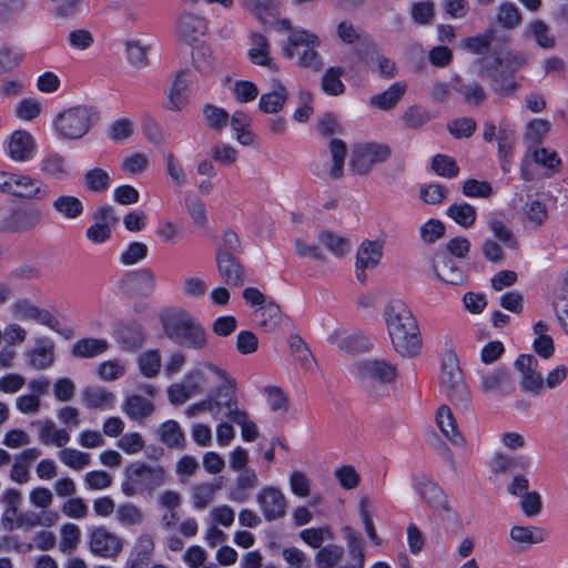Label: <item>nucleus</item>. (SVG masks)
I'll return each mask as SVG.
<instances>
[{"mask_svg":"<svg viewBox=\"0 0 568 568\" xmlns=\"http://www.w3.org/2000/svg\"><path fill=\"white\" fill-rule=\"evenodd\" d=\"M2 329L7 347H19L28 341V329L18 322L8 323Z\"/></svg>","mask_w":568,"mask_h":568,"instance_id":"0e129e2a","label":"nucleus"},{"mask_svg":"<svg viewBox=\"0 0 568 568\" xmlns=\"http://www.w3.org/2000/svg\"><path fill=\"white\" fill-rule=\"evenodd\" d=\"M89 550L93 556L115 559L124 548V540L105 526L93 528L89 532Z\"/></svg>","mask_w":568,"mask_h":568,"instance_id":"9b49d317","label":"nucleus"},{"mask_svg":"<svg viewBox=\"0 0 568 568\" xmlns=\"http://www.w3.org/2000/svg\"><path fill=\"white\" fill-rule=\"evenodd\" d=\"M89 11L87 0H57L53 7V13L61 19H77Z\"/></svg>","mask_w":568,"mask_h":568,"instance_id":"a19ab883","label":"nucleus"},{"mask_svg":"<svg viewBox=\"0 0 568 568\" xmlns=\"http://www.w3.org/2000/svg\"><path fill=\"white\" fill-rule=\"evenodd\" d=\"M550 193H540L536 199H528L521 207L524 221L531 227H540L548 220V205L546 199Z\"/></svg>","mask_w":568,"mask_h":568,"instance_id":"b1692460","label":"nucleus"},{"mask_svg":"<svg viewBox=\"0 0 568 568\" xmlns=\"http://www.w3.org/2000/svg\"><path fill=\"white\" fill-rule=\"evenodd\" d=\"M2 148L8 159L16 163H26L36 156L38 144L29 131L19 129L3 140Z\"/></svg>","mask_w":568,"mask_h":568,"instance_id":"9d476101","label":"nucleus"},{"mask_svg":"<svg viewBox=\"0 0 568 568\" xmlns=\"http://www.w3.org/2000/svg\"><path fill=\"white\" fill-rule=\"evenodd\" d=\"M288 99L286 87L281 80L273 78L270 82V91L263 93L258 101V108L264 113H278Z\"/></svg>","mask_w":568,"mask_h":568,"instance_id":"4be33fe9","label":"nucleus"},{"mask_svg":"<svg viewBox=\"0 0 568 568\" xmlns=\"http://www.w3.org/2000/svg\"><path fill=\"white\" fill-rule=\"evenodd\" d=\"M280 30L290 31L286 42L283 44V55L287 59H295L303 68L318 71L322 65V58L316 49L321 45L318 36L304 28H292L286 19L278 21Z\"/></svg>","mask_w":568,"mask_h":568,"instance_id":"7ed1b4c3","label":"nucleus"},{"mask_svg":"<svg viewBox=\"0 0 568 568\" xmlns=\"http://www.w3.org/2000/svg\"><path fill=\"white\" fill-rule=\"evenodd\" d=\"M38 166L43 175L54 180H65L71 176V172L65 160L55 152H50L43 155L39 161Z\"/></svg>","mask_w":568,"mask_h":568,"instance_id":"cd10ccee","label":"nucleus"},{"mask_svg":"<svg viewBox=\"0 0 568 568\" xmlns=\"http://www.w3.org/2000/svg\"><path fill=\"white\" fill-rule=\"evenodd\" d=\"M440 388L456 404H466L470 395L460 369L458 357H445L442 363Z\"/></svg>","mask_w":568,"mask_h":568,"instance_id":"6e6552de","label":"nucleus"},{"mask_svg":"<svg viewBox=\"0 0 568 568\" xmlns=\"http://www.w3.org/2000/svg\"><path fill=\"white\" fill-rule=\"evenodd\" d=\"M159 440L169 448L183 449L186 446L185 433L176 420L162 423L158 429Z\"/></svg>","mask_w":568,"mask_h":568,"instance_id":"c85d7f7f","label":"nucleus"},{"mask_svg":"<svg viewBox=\"0 0 568 568\" xmlns=\"http://www.w3.org/2000/svg\"><path fill=\"white\" fill-rule=\"evenodd\" d=\"M342 70L339 68H329L322 78V89L328 95H339L344 92L345 85L341 80Z\"/></svg>","mask_w":568,"mask_h":568,"instance_id":"338daca9","label":"nucleus"},{"mask_svg":"<svg viewBox=\"0 0 568 568\" xmlns=\"http://www.w3.org/2000/svg\"><path fill=\"white\" fill-rule=\"evenodd\" d=\"M343 557V547L328 544L316 552L315 564L318 568H335L341 564Z\"/></svg>","mask_w":568,"mask_h":568,"instance_id":"3c124183","label":"nucleus"},{"mask_svg":"<svg viewBox=\"0 0 568 568\" xmlns=\"http://www.w3.org/2000/svg\"><path fill=\"white\" fill-rule=\"evenodd\" d=\"M366 65L372 73H376L385 79H392L397 74L396 63L378 51L373 52L366 59Z\"/></svg>","mask_w":568,"mask_h":568,"instance_id":"58836bf2","label":"nucleus"},{"mask_svg":"<svg viewBox=\"0 0 568 568\" xmlns=\"http://www.w3.org/2000/svg\"><path fill=\"white\" fill-rule=\"evenodd\" d=\"M407 90V84L403 81H397L390 84L385 91L371 97V105L381 109H393Z\"/></svg>","mask_w":568,"mask_h":568,"instance_id":"7c9ffc66","label":"nucleus"},{"mask_svg":"<svg viewBox=\"0 0 568 568\" xmlns=\"http://www.w3.org/2000/svg\"><path fill=\"white\" fill-rule=\"evenodd\" d=\"M446 215L464 229H470L477 219V210L467 202H456L446 210Z\"/></svg>","mask_w":568,"mask_h":568,"instance_id":"c9c22d12","label":"nucleus"},{"mask_svg":"<svg viewBox=\"0 0 568 568\" xmlns=\"http://www.w3.org/2000/svg\"><path fill=\"white\" fill-rule=\"evenodd\" d=\"M160 321L165 335L175 343L193 351H202L207 345L204 327L190 312L180 307L164 310Z\"/></svg>","mask_w":568,"mask_h":568,"instance_id":"f03ea898","label":"nucleus"},{"mask_svg":"<svg viewBox=\"0 0 568 568\" xmlns=\"http://www.w3.org/2000/svg\"><path fill=\"white\" fill-rule=\"evenodd\" d=\"M254 318L258 326L272 331L280 323L282 312L273 300H268L263 306L255 310Z\"/></svg>","mask_w":568,"mask_h":568,"instance_id":"4c0bfd02","label":"nucleus"},{"mask_svg":"<svg viewBox=\"0 0 568 568\" xmlns=\"http://www.w3.org/2000/svg\"><path fill=\"white\" fill-rule=\"evenodd\" d=\"M58 458L64 466L75 471H80L91 464L89 453L74 448H62L58 452Z\"/></svg>","mask_w":568,"mask_h":568,"instance_id":"09e8293b","label":"nucleus"},{"mask_svg":"<svg viewBox=\"0 0 568 568\" xmlns=\"http://www.w3.org/2000/svg\"><path fill=\"white\" fill-rule=\"evenodd\" d=\"M384 243L382 241L365 240L356 252V277L366 280V271L377 267L383 258Z\"/></svg>","mask_w":568,"mask_h":568,"instance_id":"a211bd4d","label":"nucleus"},{"mask_svg":"<svg viewBox=\"0 0 568 568\" xmlns=\"http://www.w3.org/2000/svg\"><path fill=\"white\" fill-rule=\"evenodd\" d=\"M190 84L189 72L179 71L171 84L164 92V108L169 111L179 112L186 108L189 103L187 88Z\"/></svg>","mask_w":568,"mask_h":568,"instance_id":"412c9836","label":"nucleus"},{"mask_svg":"<svg viewBox=\"0 0 568 568\" xmlns=\"http://www.w3.org/2000/svg\"><path fill=\"white\" fill-rule=\"evenodd\" d=\"M44 109V103L38 98H26L14 108V115L23 122L36 121Z\"/></svg>","mask_w":568,"mask_h":568,"instance_id":"de8ad7c7","label":"nucleus"},{"mask_svg":"<svg viewBox=\"0 0 568 568\" xmlns=\"http://www.w3.org/2000/svg\"><path fill=\"white\" fill-rule=\"evenodd\" d=\"M509 538L514 545L527 549L544 542L547 539V532L537 526L514 525L509 529Z\"/></svg>","mask_w":568,"mask_h":568,"instance_id":"a878e982","label":"nucleus"},{"mask_svg":"<svg viewBox=\"0 0 568 568\" xmlns=\"http://www.w3.org/2000/svg\"><path fill=\"white\" fill-rule=\"evenodd\" d=\"M258 486V477L255 470L244 469L236 478L234 488L231 493V499L243 501L247 498V490L254 489Z\"/></svg>","mask_w":568,"mask_h":568,"instance_id":"c03bdc74","label":"nucleus"},{"mask_svg":"<svg viewBox=\"0 0 568 568\" xmlns=\"http://www.w3.org/2000/svg\"><path fill=\"white\" fill-rule=\"evenodd\" d=\"M53 210L65 220H77L84 212L83 202L74 195L61 194L52 202Z\"/></svg>","mask_w":568,"mask_h":568,"instance_id":"2f4dec72","label":"nucleus"},{"mask_svg":"<svg viewBox=\"0 0 568 568\" xmlns=\"http://www.w3.org/2000/svg\"><path fill=\"white\" fill-rule=\"evenodd\" d=\"M115 396L102 387H90L83 392V403L90 409H104L114 404Z\"/></svg>","mask_w":568,"mask_h":568,"instance_id":"ea45409f","label":"nucleus"},{"mask_svg":"<svg viewBox=\"0 0 568 568\" xmlns=\"http://www.w3.org/2000/svg\"><path fill=\"white\" fill-rule=\"evenodd\" d=\"M497 21L506 29H515L521 23V13L511 2H504L497 9Z\"/></svg>","mask_w":568,"mask_h":568,"instance_id":"052dcab7","label":"nucleus"},{"mask_svg":"<svg viewBox=\"0 0 568 568\" xmlns=\"http://www.w3.org/2000/svg\"><path fill=\"white\" fill-rule=\"evenodd\" d=\"M116 520L125 527L138 526L143 523L144 515L140 507L126 503L116 508Z\"/></svg>","mask_w":568,"mask_h":568,"instance_id":"e2e57ef3","label":"nucleus"},{"mask_svg":"<svg viewBox=\"0 0 568 568\" xmlns=\"http://www.w3.org/2000/svg\"><path fill=\"white\" fill-rule=\"evenodd\" d=\"M166 480V470L160 465L134 462L125 469V480L121 485L123 494L134 496L142 488L151 490L162 486Z\"/></svg>","mask_w":568,"mask_h":568,"instance_id":"39448f33","label":"nucleus"},{"mask_svg":"<svg viewBox=\"0 0 568 568\" xmlns=\"http://www.w3.org/2000/svg\"><path fill=\"white\" fill-rule=\"evenodd\" d=\"M514 368L518 373L520 387L524 392L539 395L544 389V375L537 357H517Z\"/></svg>","mask_w":568,"mask_h":568,"instance_id":"ddd939ff","label":"nucleus"},{"mask_svg":"<svg viewBox=\"0 0 568 568\" xmlns=\"http://www.w3.org/2000/svg\"><path fill=\"white\" fill-rule=\"evenodd\" d=\"M536 335L532 347L538 355H551L555 352L552 337L548 334V325L539 321L532 326Z\"/></svg>","mask_w":568,"mask_h":568,"instance_id":"603ef678","label":"nucleus"},{"mask_svg":"<svg viewBox=\"0 0 568 568\" xmlns=\"http://www.w3.org/2000/svg\"><path fill=\"white\" fill-rule=\"evenodd\" d=\"M329 341L344 353L362 354L377 351V342L362 332H334Z\"/></svg>","mask_w":568,"mask_h":568,"instance_id":"2eb2a0df","label":"nucleus"},{"mask_svg":"<svg viewBox=\"0 0 568 568\" xmlns=\"http://www.w3.org/2000/svg\"><path fill=\"white\" fill-rule=\"evenodd\" d=\"M118 224L115 210L111 205L98 207L92 215V224L87 229L85 236L93 244H102L111 239Z\"/></svg>","mask_w":568,"mask_h":568,"instance_id":"f8f14e48","label":"nucleus"},{"mask_svg":"<svg viewBox=\"0 0 568 568\" xmlns=\"http://www.w3.org/2000/svg\"><path fill=\"white\" fill-rule=\"evenodd\" d=\"M206 30L205 20L194 13H183L176 23V33L186 43L197 41Z\"/></svg>","mask_w":568,"mask_h":568,"instance_id":"393cba45","label":"nucleus"},{"mask_svg":"<svg viewBox=\"0 0 568 568\" xmlns=\"http://www.w3.org/2000/svg\"><path fill=\"white\" fill-rule=\"evenodd\" d=\"M352 373L363 382L392 383L397 376L396 367L378 357H361L353 365Z\"/></svg>","mask_w":568,"mask_h":568,"instance_id":"1a4fd4ad","label":"nucleus"},{"mask_svg":"<svg viewBox=\"0 0 568 568\" xmlns=\"http://www.w3.org/2000/svg\"><path fill=\"white\" fill-rule=\"evenodd\" d=\"M390 156L387 145L376 142H364L354 145L349 169L354 174L367 175L376 164L384 163Z\"/></svg>","mask_w":568,"mask_h":568,"instance_id":"0eeeda50","label":"nucleus"},{"mask_svg":"<svg viewBox=\"0 0 568 568\" xmlns=\"http://www.w3.org/2000/svg\"><path fill=\"white\" fill-rule=\"evenodd\" d=\"M347 148L344 141L332 139L328 150L320 153L311 164L313 174L323 180H337L343 175Z\"/></svg>","mask_w":568,"mask_h":568,"instance_id":"423d86ee","label":"nucleus"},{"mask_svg":"<svg viewBox=\"0 0 568 568\" xmlns=\"http://www.w3.org/2000/svg\"><path fill=\"white\" fill-rule=\"evenodd\" d=\"M150 165L149 155L143 152H132L121 160V170L129 175H140Z\"/></svg>","mask_w":568,"mask_h":568,"instance_id":"5fc2aeb1","label":"nucleus"},{"mask_svg":"<svg viewBox=\"0 0 568 568\" xmlns=\"http://www.w3.org/2000/svg\"><path fill=\"white\" fill-rule=\"evenodd\" d=\"M211 156L224 166H232L237 162L239 151L235 146L225 142H217L211 146Z\"/></svg>","mask_w":568,"mask_h":568,"instance_id":"bf43d9fd","label":"nucleus"},{"mask_svg":"<svg viewBox=\"0 0 568 568\" xmlns=\"http://www.w3.org/2000/svg\"><path fill=\"white\" fill-rule=\"evenodd\" d=\"M97 114L92 106L79 104L64 109L53 119V126L60 138L77 140L93 126Z\"/></svg>","mask_w":568,"mask_h":568,"instance_id":"20e7f679","label":"nucleus"},{"mask_svg":"<svg viewBox=\"0 0 568 568\" xmlns=\"http://www.w3.org/2000/svg\"><path fill=\"white\" fill-rule=\"evenodd\" d=\"M32 425L38 427L39 440L43 445L64 447L71 439L69 432L63 428H58L52 420H37L33 422Z\"/></svg>","mask_w":568,"mask_h":568,"instance_id":"bb28decb","label":"nucleus"},{"mask_svg":"<svg viewBox=\"0 0 568 568\" xmlns=\"http://www.w3.org/2000/svg\"><path fill=\"white\" fill-rule=\"evenodd\" d=\"M215 262L217 273L226 285H243L245 271L240 261L234 255H217L215 256Z\"/></svg>","mask_w":568,"mask_h":568,"instance_id":"5701e85b","label":"nucleus"},{"mask_svg":"<svg viewBox=\"0 0 568 568\" xmlns=\"http://www.w3.org/2000/svg\"><path fill=\"white\" fill-rule=\"evenodd\" d=\"M109 351V342L104 338H81L73 344V355H98Z\"/></svg>","mask_w":568,"mask_h":568,"instance_id":"6e6d98bb","label":"nucleus"},{"mask_svg":"<svg viewBox=\"0 0 568 568\" xmlns=\"http://www.w3.org/2000/svg\"><path fill=\"white\" fill-rule=\"evenodd\" d=\"M529 161H534L536 164L546 169L548 175L557 172L561 165V160L555 150L544 146L528 149L520 170L521 178L525 181H531L534 179V175L527 168Z\"/></svg>","mask_w":568,"mask_h":568,"instance_id":"6ab92c4d","label":"nucleus"},{"mask_svg":"<svg viewBox=\"0 0 568 568\" xmlns=\"http://www.w3.org/2000/svg\"><path fill=\"white\" fill-rule=\"evenodd\" d=\"M241 252V241L239 235L231 229L223 231L221 239L216 243L215 256L234 255Z\"/></svg>","mask_w":568,"mask_h":568,"instance_id":"69168bd1","label":"nucleus"},{"mask_svg":"<svg viewBox=\"0 0 568 568\" xmlns=\"http://www.w3.org/2000/svg\"><path fill=\"white\" fill-rule=\"evenodd\" d=\"M221 481L196 484L192 488V501L194 508L197 510L205 509L213 503L216 493L221 490Z\"/></svg>","mask_w":568,"mask_h":568,"instance_id":"e433bc0d","label":"nucleus"},{"mask_svg":"<svg viewBox=\"0 0 568 568\" xmlns=\"http://www.w3.org/2000/svg\"><path fill=\"white\" fill-rule=\"evenodd\" d=\"M206 282L199 276L186 275L181 280V292L187 298L200 300L206 294Z\"/></svg>","mask_w":568,"mask_h":568,"instance_id":"680f3d73","label":"nucleus"},{"mask_svg":"<svg viewBox=\"0 0 568 568\" xmlns=\"http://www.w3.org/2000/svg\"><path fill=\"white\" fill-rule=\"evenodd\" d=\"M135 130V123L132 118H120L111 123L108 129V138L116 143L126 142Z\"/></svg>","mask_w":568,"mask_h":568,"instance_id":"864d4df0","label":"nucleus"},{"mask_svg":"<svg viewBox=\"0 0 568 568\" xmlns=\"http://www.w3.org/2000/svg\"><path fill=\"white\" fill-rule=\"evenodd\" d=\"M527 31L536 43L542 49H552L556 45V36L550 27L541 20H534L528 23Z\"/></svg>","mask_w":568,"mask_h":568,"instance_id":"79ce46f5","label":"nucleus"},{"mask_svg":"<svg viewBox=\"0 0 568 568\" xmlns=\"http://www.w3.org/2000/svg\"><path fill=\"white\" fill-rule=\"evenodd\" d=\"M122 410L130 419L140 423L153 414L154 405L141 395H131L124 399Z\"/></svg>","mask_w":568,"mask_h":568,"instance_id":"c756f323","label":"nucleus"},{"mask_svg":"<svg viewBox=\"0 0 568 568\" xmlns=\"http://www.w3.org/2000/svg\"><path fill=\"white\" fill-rule=\"evenodd\" d=\"M256 503L267 521L277 520L286 514V497L277 487L262 488L256 495Z\"/></svg>","mask_w":568,"mask_h":568,"instance_id":"dca6fc26","label":"nucleus"},{"mask_svg":"<svg viewBox=\"0 0 568 568\" xmlns=\"http://www.w3.org/2000/svg\"><path fill=\"white\" fill-rule=\"evenodd\" d=\"M11 196L42 201L49 196L50 189L48 184L36 176L22 172H13Z\"/></svg>","mask_w":568,"mask_h":568,"instance_id":"4468645a","label":"nucleus"},{"mask_svg":"<svg viewBox=\"0 0 568 568\" xmlns=\"http://www.w3.org/2000/svg\"><path fill=\"white\" fill-rule=\"evenodd\" d=\"M202 113L205 124L216 132L223 131L229 124L230 114L221 106L205 104L202 109Z\"/></svg>","mask_w":568,"mask_h":568,"instance_id":"8fccbe9b","label":"nucleus"},{"mask_svg":"<svg viewBox=\"0 0 568 568\" xmlns=\"http://www.w3.org/2000/svg\"><path fill=\"white\" fill-rule=\"evenodd\" d=\"M251 48L248 50V58L251 62L262 67L274 68L273 60L270 55V44L267 39L260 33H252Z\"/></svg>","mask_w":568,"mask_h":568,"instance_id":"f704fd0d","label":"nucleus"},{"mask_svg":"<svg viewBox=\"0 0 568 568\" xmlns=\"http://www.w3.org/2000/svg\"><path fill=\"white\" fill-rule=\"evenodd\" d=\"M242 6L263 23H267L275 14L274 3L271 0H243Z\"/></svg>","mask_w":568,"mask_h":568,"instance_id":"13d9d810","label":"nucleus"},{"mask_svg":"<svg viewBox=\"0 0 568 568\" xmlns=\"http://www.w3.org/2000/svg\"><path fill=\"white\" fill-rule=\"evenodd\" d=\"M383 318L396 353L412 355L420 351L422 337L417 321L403 300H389L383 308Z\"/></svg>","mask_w":568,"mask_h":568,"instance_id":"f257e3e1","label":"nucleus"},{"mask_svg":"<svg viewBox=\"0 0 568 568\" xmlns=\"http://www.w3.org/2000/svg\"><path fill=\"white\" fill-rule=\"evenodd\" d=\"M164 169L173 185L184 187L189 183L187 173L173 152H168L164 156Z\"/></svg>","mask_w":568,"mask_h":568,"instance_id":"37998d69","label":"nucleus"},{"mask_svg":"<svg viewBox=\"0 0 568 568\" xmlns=\"http://www.w3.org/2000/svg\"><path fill=\"white\" fill-rule=\"evenodd\" d=\"M436 422L442 433L456 446H464L465 440L457 429L455 418L449 407L443 405L436 414Z\"/></svg>","mask_w":568,"mask_h":568,"instance_id":"473e14b6","label":"nucleus"},{"mask_svg":"<svg viewBox=\"0 0 568 568\" xmlns=\"http://www.w3.org/2000/svg\"><path fill=\"white\" fill-rule=\"evenodd\" d=\"M81 541V530L72 523L63 524L60 528L59 550L62 554H73Z\"/></svg>","mask_w":568,"mask_h":568,"instance_id":"49530a36","label":"nucleus"},{"mask_svg":"<svg viewBox=\"0 0 568 568\" xmlns=\"http://www.w3.org/2000/svg\"><path fill=\"white\" fill-rule=\"evenodd\" d=\"M128 61L136 69L144 68L148 64V45L141 40L132 39L125 43Z\"/></svg>","mask_w":568,"mask_h":568,"instance_id":"4d7b16f0","label":"nucleus"},{"mask_svg":"<svg viewBox=\"0 0 568 568\" xmlns=\"http://www.w3.org/2000/svg\"><path fill=\"white\" fill-rule=\"evenodd\" d=\"M489 230L496 240L509 248L517 247V240L513 231L500 220L491 219L488 222Z\"/></svg>","mask_w":568,"mask_h":568,"instance_id":"774afa93","label":"nucleus"},{"mask_svg":"<svg viewBox=\"0 0 568 568\" xmlns=\"http://www.w3.org/2000/svg\"><path fill=\"white\" fill-rule=\"evenodd\" d=\"M415 489L422 500L434 511L443 514L452 510L447 495L434 480L426 477L417 478L415 481Z\"/></svg>","mask_w":568,"mask_h":568,"instance_id":"aec40b11","label":"nucleus"},{"mask_svg":"<svg viewBox=\"0 0 568 568\" xmlns=\"http://www.w3.org/2000/svg\"><path fill=\"white\" fill-rule=\"evenodd\" d=\"M10 314L18 321H33L50 328H54L57 320L52 314L37 306L30 298L21 297L11 303Z\"/></svg>","mask_w":568,"mask_h":568,"instance_id":"f3484780","label":"nucleus"},{"mask_svg":"<svg viewBox=\"0 0 568 568\" xmlns=\"http://www.w3.org/2000/svg\"><path fill=\"white\" fill-rule=\"evenodd\" d=\"M83 182L88 191L94 193H103L110 187L112 178L109 171L101 168H94L87 171L83 178Z\"/></svg>","mask_w":568,"mask_h":568,"instance_id":"a18cd8bd","label":"nucleus"},{"mask_svg":"<svg viewBox=\"0 0 568 568\" xmlns=\"http://www.w3.org/2000/svg\"><path fill=\"white\" fill-rule=\"evenodd\" d=\"M184 209L191 220V222L197 227H206L209 223V216L206 207L202 199L192 193L187 192L183 196Z\"/></svg>","mask_w":568,"mask_h":568,"instance_id":"72a5a7b5","label":"nucleus"}]
</instances>
